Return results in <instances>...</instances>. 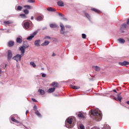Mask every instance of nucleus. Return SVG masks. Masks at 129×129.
Here are the masks:
<instances>
[{
    "label": "nucleus",
    "mask_w": 129,
    "mask_h": 129,
    "mask_svg": "<svg viewBox=\"0 0 129 129\" xmlns=\"http://www.w3.org/2000/svg\"><path fill=\"white\" fill-rule=\"evenodd\" d=\"M30 65H31V66H33V67H36V64L33 61L30 62Z\"/></svg>",
    "instance_id": "37"
},
{
    "label": "nucleus",
    "mask_w": 129,
    "mask_h": 129,
    "mask_svg": "<svg viewBox=\"0 0 129 129\" xmlns=\"http://www.w3.org/2000/svg\"><path fill=\"white\" fill-rule=\"evenodd\" d=\"M25 49L26 48L24 47V46H20L19 47V50L21 51V55H22V56L25 55Z\"/></svg>",
    "instance_id": "7"
},
{
    "label": "nucleus",
    "mask_w": 129,
    "mask_h": 129,
    "mask_svg": "<svg viewBox=\"0 0 129 129\" xmlns=\"http://www.w3.org/2000/svg\"><path fill=\"white\" fill-rule=\"evenodd\" d=\"M7 33H10V30H9V29L7 30Z\"/></svg>",
    "instance_id": "56"
},
{
    "label": "nucleus",
    "mask_w": 129,
    "mask_h": 129,
    "mask_svg": "<svg viewBox=\"0 0 129 129\" xmlns=\"http://www.w3.org/2000/svg\"><path fill=\"white\" fill-rule=\"evenodd\" d=\"M35 113L36 115L38 116V117H42V115H41V113H40V112H39L38 110H36L35 112Z\"/></svg>",
    "instance_id": "21"
},
{
    "label": "nucleus",
    "mask_w": 129,
    "mask_h": 129,
    "mask_svg": "<svg viewBox=\"0 0 129 129\" xmlns=\"http://www.w3.org/2000/svg\"><path fill=\"white\" fill-rule=\"evenodd\" d=\"M41 74L42 75V77H46V74L41 73Z\"/></svg>",
    "instance_id": "45"
},
{
    "label": "nucleus",
    "mask_w": 129,
    "mask_h": 129,
    "mask_svg": "<svg viewBox=\"0 0 129 129\" xmlns=\"http://www.w3.org/2000/svg\"><path fill=\"white\" fill-rule=\"evenodd\" d=\"M11 120H12V121H13V122H16L17 123H19V121L17 120L13 117H11Z\"/></svg>",
    "instance_id": "32"
},
{
    "label": "nucleus",
    "mask_w": 129,
    "mask_h": 129,
    "mask_svg": "<svg viewBox=\"0 0 129 129\" xmlns=\"http://www.w3.org/2000/svg\"><path fill=\"white\" fill-rule=\"evenodd\" d=\"M82 37L83 39H86V34L83 33L82 34Z\"/></svg>",
    "instance_id": "39"
},
{
    "label": "nucleus",
    "mask_w": 129,
    "mask_h": 129,
    "mask_svg": "<svg viewBox=\"0 0 129 129\" xmlns=\"http://www.w3.org/2000/svg\"><path fill=\"white\" fill-rule=\"evenodd\" d=\"M37 35V31H35L33 33V34H31L30 36H28L27 38V40H29V41H31L32 39H33L35 36Z\"/></svg>",
    "instance_id": "6"
},
{
    "label": "nucleus",
    "mask_w": 129,
    "mask_h": 129,
    "mask_svg": "<svg viewBox=\"0 0 129 129\" xmlns=\"http://www.w3.org/2000/svg\"><path fill=\"white\" fill-rule=\"evenodd\" d=\"M50 28H57V25L55 24H50Z\"/></svg>",
    "instance_id": "33"
},
{
    "label": "nucleus",
    "mask_w": 129,
    "mask_h": 129,
    "mask_svg": "<svg viewBox=\"0 0 129 129\" xmlns=\"http://www.w3.org/2000/svg\"><path fill=\"white\" fill-rule=\"evenodd\" d=\"M54 56H56V54H55V53H53L52 54V56L54 57Z\"/></svg>",
    "instance_id": "50"
},
{
    "label": "nucleus",
    "mask_w": 129,
    "mask_h": 129,
    "mask_svg": "<svg viewBox=\"0 0 129 129\" xmlns=\"http://www.w3.org/2000/svg\"><path fill=\"white\" fill-rule=\"evenodd\" d=\"M22 47L26 49V48H29V44L27 42H24Z\"/></svg>",
    "instance_id": "24"
},
{
    "label": "nucleus",
    "mask_w": 129,
    "mask_h": 129,
    "mask_svg": "<svg viewBox=\"0 0 129 129\" xmlns=\"http://www.w3.org/2000/svg\"><path fill=\"white\" fill-rule=\"evenodd\" d=\"M126 103H127V104H129V101H126Z\"/></svg>",
    "instance_id": "55"
},
{
    "label": "nucleus",
    "mask_w": 129,
    "mask_h": 129,
    "mask_svg": "<svg viewBox=\"0 0 129 129\" xmlns=\"http://www.w3.org/2000/svg\"><path fill=\"white\" fill-rule=\"evenodd\" d=\"M117 41L120 44H124L125 43V40L122 38H119Z\"/></svg>",
    "instance_id": "15"
},
{
    "label": "nucleus",
    "mask_w": 129,
    "mask_h": 129,
    "mask_svg": "<svg viewBox=\"0 0 129 129\" xmlns=\"http://www.w3.org/2000/svg\"><path fill=\"white\" fill-rule=\"evenodd\" d=\"M40 44H41V40H37L34 41V45L36 47H40Z\"/></svg>",
    "instance_id": "10"
},
{
    "label": "nucleus",
    "mask_w": 129,
    "mask_h": 129,
    "mask_svg": "<svg viewBox=\"0 0 129 129\" xmlns=\"http://www.w3.org/2000/svg\"><path fill=\"white\" fill-rule=\"evenodd\" d=\"M31 20H34V17L32 16V17H31Z\"/></svg>",
    "instance_id": "54"
},
{
    "label": "nucleus",
    "mask_w": 129,
    "mask_h": 129,
    "mask_svg": "<svg viewBox=\"0 0 129 129\" xmlns=\"http://www.w3.org/2000/svg\"><path fill=\"white\" fill-rule=\"evenodd\" d=\"M24 8H26L27 9H31V6L29 5L24 6Z\"/></svg>",
    "instance_id": "41"
},
{
    "label": "nucleus",
    "mask_w": 129,
    "mask_h": 129,
    "mask_svg": "<svg viewBox=\"0 0 129 129\" xmlns=\"http://www.w3.org/2000/svg\"><path fill=\"white\" fill-rule=\"evenodd\" d=\"M44 19V16H38L36 19V21H37V22H41L43 21Z\"/></svg>",
    "instance_id": "9"
},
{
    "label": "nucleus",
    "mask_w": 129,
    "mask_h": 129,
    "mask_svg": "<svg viewBox=\"0 0 129 129\" xmlns=\"http://www.w3.org/2000/svg\"><path fill=\"white\" fill-rule=\"evenodd\" d=\"M73 121V118L69 117L65 121V125L66 127L68 128H71V126L70 124H72V122Z\"/></svg>",
    "instance_id": "2"
},
{
    "label": "nucleus",
    "mask_w": 129,
    "mask_h": 129,
    "mask_svg": "<svg viewBox=\"0 0 129 129\" xmlns=\"http://www.w3.org/2000/svg\"><path fill=\"white\" fill-rule=\"evenodd\" d=\"M71 27L70 26H69V25H66V28H68L69 29L70 28H71Z\"/></svg>",
    "instance_id": "48"
},
{
    "label": "nucleus",
    "mask_w": 129,
    "mask_h": 129,
    "mask_svg": "<svg viewBox=\"0 0 129 129\" xmlns=\"http://www.w3.org/2000/svg\"><path fill=\"white\" fill-rule=\"evenodd\" d=\"M44 30H47V27H44L42 28V31H44Z\"/></svg>",
    "instance_id": "47"
},
{
    "label": "nucleus",
    "mask_w": 129,
    "mask_h": 129,
    "mask_svg": "<svg viewBox=\"0 0 129 129\" xmlns=\"http://www.w3.org/2000/svg\"><path fill=\"white\" fill-rule=\"evenodd\" d=\"M49 44H50V41H45L44 42H43V43L41 44V46H48V45H49Z\"/></svg>",
    "instance_id": "18"
},
{
    "label": "nucleus",
    "mask_w": 129,
    "mask_h": 129,
    "mask_svg": "<svg viewBox=\"0 0 129 129\" xmlns=\"http://www.w3.org/2000/svg\"><path fill=\"white\" fill-rule=\"evenodd\" d=\"M72 88H73V89H79L80 87L76 86H73V85H71Z\"/></svg>",
    "instance_id": "34"
},
{
    "label": "nucleus",
    "mask_w": 129,
    "mask_h": 129,
    "mask_svg": "<svg viewBox=\"0 0 129 129\" xmlns=\"http://www.w3.org/2000/svg\"><path fill=\"white\" fill-rule=\"evenodd\" d=\"M114 99H115V100H118L120 102H121V99H122V97H121V95H117V98L114 97Z\"/></svg>",
    "instance_id": "12"
},
{
    "label": "nucleus",
    "mask_w": 129,
    "mask_h": 129,
    "mask_svg": "<svg viewBox=\"0 0 129 129\" xmlns=\"http://www.w3.org/2000/svg\"><path fill=\"white\" fill-rule=\"evenodd\" d=\"M60 34L61 35H64V34H66L67 33V31H65V27H64V25L61 23H60Z\"/></svg>",
    "instance_id": "4"
},
{
    "label": "nucleus",
    "mask_w": 129,
    "mask_h": 129,
    "mask_svg": "<svg viewBox=\"0 0 129 129\" xmlns=\"http://www.w3.org/2000/svg\"><path fill=\"white\" fill-rule=\"evenodd\" d=\"M55 89H56L54 87L49 88L47 90V92H48V93H52V92H54L55 91Z\"/></svg>",
    "instance_id": "16"
},
{
    "label": "nucleus",
    "mask_w": 129,
    "mask_h": 129,
    "mask_svg": "<svg viewBox=\"0 0 129 129\" xmlns=\"http://www.w3.org/2000/svg\"><path fill=\"white\" fill-rule=\"evenodd\" d=\"M28 3H35V1H34V0H28Z\"/></svg>",
    "instance_id": "43"
},
{
    "label": "nucleus",
    "mask_w": 129,
    "mask_h": 129,
    "mask_svg": "<svg viewBox=\"0 0 129 129\" xmlns=\"http://www.w3.org/2000/svg\"><path fill=\"white\" fill-rule=\"evenodd\" d=\"M23 55L17 54L15 56L12 57L13 60H15L16 62H20L22 60V57H23Z\"/></svg>",
    "instance_id": "3"
},
{
    "label": "nucleus",
    "mask_w": 129,
    "mask_h": 129,
    "mask_svg": "<svg viewBox=\"0 0 129 129\" xmlns=\"http://www.w3.org/2000/svg\"><path fill=\"white\" fill-rule=\"evenodd\" d=\"M47 10L48 11V12H56V10L52 8V7L47 8Z\"/></svg>",
    "instance_id": "26"
},
{
    "label": "nucleus",
    "mask_w": 129,
    "mask_h": 129,
    "mask_svg": "<svg viewBox=\"0 0 129 129\" xmlns=\"http://www.w3.org/2000/svg\"><path fill=\"white\" fill-rule=\"evenodd\" d=\"M2 31H4V29H1Z\"/></svg>",
    "instance_id": "59"
},
{
    "label": "nucleus",
    "mask_w": 129,
    "mask_h": 129,
    "mask_svg": "<svg viewBox=\"0 0 129 129\" xmlns=\"http://www.w3.org/2000/svg\"><path fill=\"white\" fill-rule=\"evenodd\" d=\"M119 65L120 66H125V65H129V62L126 61H124L123 62H119L118 63Z\"/></svg>",
    "instance_id": "11"
},
{
    "label": "nucleus",
    "mask_w": 129,
    "mask_h": 129,
    "mask_svg": "<svg viewBox=\"0 0 129 129\" xmlns=\"http://www.w3.org/2000/svg\"><path fill=\"white\" fill-rule=\"evenodd\" d=\"M52 86H53V87L55 88V87H58V83H57L56 82H53L52 83Z\"/></svg>",
    "instance_id": "29"
},
{
    "label": "nucleus",
    "mask_w": 129,
    "mask_h": 129,
    "mask_svg": "<svg viewBox=\"0 0 129 129\" xmlns=\"http://www.w3.org/2000/svg\"><path fill=\"white\" fill-rule=\"evenodd\" d=\"M42 70H43L44 69H43V68H42Z\"/></svg>",
    "instance_id": "61"
},
{
    "label": "nucleus",
    "mask_w": 129,
    "mask_h": 129,
    "mask_svg": "<svg viewBox=\"0 0 129 129\" xmlns=\"http://www.w3.org/2000/svg\"><path fill=\"white\" fill-rule=\"evenodd\" d=\"M62 20H63L64 21H67V19L66 18H64V16L63 17H62Z\"/></svg>",
    "instance_id": "49"
},
{
    "label": "nucleus",
    "mask_w": 129,
    "mask_h": 129,
    "mask_svg": "<svg viewBox=\"0 0 129 129\" xmlns=\"http://www.w3.org/2000/svg\"><path fill=\"white\" fill-rule=\"evenodd\" d=\"M93 69H95L96 71H99V70H100V68L98 66H93Z\"/></svg>",
    "instance_id": "28"
},
{
    "label": "nucleus",
    "mask_w": 129,
    "mask_h": 129,
    "mask_svg": "<svg viewBox=\"0 0 129 129\" xmlns=\"http://www.w3.org/2000/svg\"><path fill=\"white\" fill-rule=\"evenodd\" d=\"M38 92L40 93L41 95H45V94H46V92L43 89H39Z\"/></svg>",
    "instance_id": "14"
},
{
    "label": "nucleus",
    "mask_w": 129,
    "mask_h": 129,
    "mask_svg": "<svg viewBox=\"0 0 129 129\" xmlns=\"http://www.w3.org/2000/svg\"><path fill=\"white\" fill-rule=\"evenodd\" d=\"M23 12L24 13V14H25V15H28L29 14V10L25 9L23 11Z\"/></svg>",
    "instance_id": "35"
},
{
    "label": "nucleus",
    "mask_w": 129,
    "mask_h": 129,
    "mask_svg": "<svg viewBox=\"0 0 129 129\" xmlns=\"http://www.w3.org/2000/svg\"><path fill=\"white\" fill-rule=\"evenodd\" d=\"M22 10H23V7L19 6L17 7V10L18 11H21Z\"/></svg>",
    "instance_id": "36"
},
{
    "label": "nucleus",
    "mask_w": 129,
    "mask_h": 129,
    "mask_svg": "<svg viewBox=\"0 0 129 129\" xmlns=\"http://www.w3.org/2000/svg\"><path fill=\"white\" fill-rule=\"evenodd\" d=\"M44 39H48V40H50L51 37L50 36H45Z\"/></svg>",
    "instance_id": "44"
},
{
    "label": "nucleus",
    "mask_w": 129,
    "mask_h": 129,
    "mask_svg": "<svg viewBox=\"0 0 129 129\" xmlns=\"http://www.w3.org/2000/svg\"><path fill=\"white\" fill-rule=\"evenodd\" d=\"M76 114L78 115V116L79 117H81V118H84V115H83V113L80 112L78 113H76Z\"/></svg>",
    "instance_id": "22"
},
{
    "label": "nucleus",
    "mask_w": 129,
    "mask_h": 129,
    "mask_svg": "<svg viewBox=\"0 0 129 129\" xmlns=\"http://www.w3.org/2000/svg\"><path fill=\"white\" fill-rule=\"evenodd\" d=\"M13 57V52L12 50H8L7 51V59L8 61H11V59Z\"/></svg>",
    "instance_id": "5"
},
{
    "label": "nucleus",
    "mask_w": 129,
    "mask_h": 129,
    "mask_svg": "<svg viewBox=\"0 0 129 129\" xmlns=\"http://www.w3.org/2000/svg\"><path fill=\"white\" fill-rule=\"evenodd\" d=\"M54 96H58V95H54Z\"/></svg>",
    "instance_id": "60"
},
{
    "label": "nucleus",
    "mask_w": 129,
    "mask_h": 129,
    "mask_svg": "<svg viewBox=\"0 0 129 129\" xmlns=\"http://www.w3.org/2000/svg\"><path fill=\"white\" fill-rule=\"evenodd\" d=\"M37 108H38V107H37V105H35L33 107V109L35 111V112L36 110H37Z\"/></svg>",
    "instance_id": "40"
},
{
    "label": "nucleus",
    "mask_w": 129,
    "mask_h": 129,
    "mask_svg": "<svg viewBox=\"0 0 129 129\" xmlns=\"http://www.w3.org/2000/svg\"><path fill=\"white\" fill-rule=\"evenodd\" d=\"M126 28V24H123L120 27V30H124Z\"/></svg>",
    "instance_id": "23"
},
{
    "label": "nucleus",
    "mask_w": 129,
    "mask_h": 129,
    "mask_svg": "<svg viewBox=\"0 0 129 129\" xmlns=\"http://www.w3.org/2000/svg\"><path fill=\"white\" fill-rule=\"evenodd\" d=\"M9 47H13L15 45V42L14 41L10 40L8 42V43Z\"/></svg>",
    "instance_id": "13"
},
{
    "label": "nucleus",
    "mask_w": 129,
    "mask_h": 129,
    "mask_svg": "<svg viewBox=\"0 0 129 129\" xmlns=\"http://www.w3.org/2000/svg\"><path fill=\"white\" fill-rule=\"evenodd\" d=\"M19 16L22 19H27V16H26V14H20Z\"/></svg>",
    "instance_id": "31"
},
{
    "label": "nucleus",
    "mask_w": 129,
    "mask_h": 129,
    "mask_svg": "<svg viewBox=\"0 0 129 129\" xmlns=\"http://www.w3.org/2000/svg\"><path fill=\"white\" fill-rule=\"evenodd\" d=\"M16 42L17 43H19V44H21V43L23 42V40L22 39V38L18 37L16 39Z\"/></svg>",
    "instance_id": "20"
},
{
    "label": "nucleus",
    "mask_w": 129,
    "mask_h": 129,
    "mask_svg": "<svg viewBox=\"0 0 129 129\" xmlns=\"http://www.w3.org/2000/svg\"><path fill=\"white\" fill-rule=\"evenodd\" d=\"M102 129H110V127L109 125L105 124H104V126Z\"/></svg>",
    "instance_id": "25"
},
{
    "label": "nucleus",
    "mask_w": 129,
    "mask_h": 129,
    "mask_svg": "<svg viewBox=\"0 0 129 129\" xmlns=\"http://www.w3.org/2000/svg\"><path fill=\"white\" fill-rule=\"evenodd\" d=\"M57 4L59 7H64V3L61 1H57Z\"/></svg>",
    "instance_id": "17"
},
{
    "label": "nucleus",
    "mask_w": 129,
    "mask_h": 129,
    "mask_svg": "<svg viewBox=\"0 0 129 129\" xmlns=\"http://www.w3.org/2000/svg\"><path fill=\"white\" fill-rule=\"evenodd\" d=\"M28 112H29V110H26V115L28 114Z\"/></svg>",
    "instance_id": "52"
},
{
    "label": "nucleus",
    "mask_w": 129,
    "mask_h": 129,
    "mask_svg": "<svg viewBox=\"0 0 129 129\" xmlns=\"http://www.w3.org/2000/svg\"><path fill=\"white\" fill-rule=\"evenodd\" d=\"M113 92H115V93H116V90L114 89V90H113Z\"/></svg>",
    "instance_id": "53"
},
{
    "label": "nucleus",
    "mask_w": 129,
    "mask_h": 129,
    "mask_svg": "<svg viewBox=\"0 0 129 129\" xmlns=\"http://www.w3.org/2000/svg\"><path fill=\"white\" fill-rule=\"evenodd\" d=\"M121 94V93H119L118 95H120Z\"/></svg>",
    "instance_id": "57"
},
{
    "label": "nucleus",
    "mask_w": 129,
    "mask_h": 129,
    "mask_svg": "<svg viewBox=\"0 0 129 129\" xmlns=\"http://www.w3.org/2000/svg\"><path fill=\"white\" fill-rule=\"evenodd\" d=\"M91 10L93 12H95V13H97L98 14V13H100V11L99 10H98L95 8H92Z\"/></svg>",
    "instance_id": "30"
},
{
    "label": "nucleus",
    "mask_w": 129,
    "mask_h": 129,
    "mask_svg": "<svg viewBox=\"0 0 129 129\" xmlns=\"http://www.w3.org/2000/svg\"><path fill=\"white\" fill-rule=\"evenodd\" d=\"M80 127L81 129H85V127L84 126V125L82 124L80 125Z\"/></svg>",
    "instance_id": "38"
},
{
    "label": "nucleus",
    "mask_w": 129,
    "mask_h": 129,
    "mask_svg": "<svg viewBox=\"0 0 129 129\" xmlns=\"http://www.w3.org/2000/svg\"><path fill=\"white\" fill-rule=\"evenodd\" d=\"M4 24H5L6 25H10L11 24H13V21H4Z\"/></svg>",
    "instance_id": "27"
},
{
    "label": "nucleus",
    "mask_w": 129,
    "mask_h": 129,
    "mask_svg": "<svg viewBox=\"0 0 129 129\" xmlns=\"http://www.w3.org/2000/svg\"><path fill=\"white\" fill-rule=\"evenodd\" d=\"M58 16H59V17H61V18H63L64 17V15L62 14V13H58Z\"/></svg>",
    "instance_id": "42"
},
{
    "label": "nucleus",
    "mask_w": 129,
    "mask_h": 129,
    "mask_svg": "<svg viewBox=\"0 0 129 129\" xmlns=\"http://www.w3.org/2000/svg\"><path fill=\"white\" fill-rule=\"evenodd\" d=\"M84 14L85 17H86L88 18V20H89V21H90V15H89V14H88L85 11H84Z\"/></svg>",
    "instance_id": "19"
},
{
    "label": "nucleus",
    "mask_w": 129,
    "mask_h": 129,
    "mask_svg": "<svg viewBox=\"0 0 129 129\" xmlns=\"http://www.w3.org/2000/svg\"><path fill=\"white\" fill-rule=\"evenodd\" d=\"M32 101H33V102H38V101H37L36 99L32 98Z\"/></svg>",
    "instance_id": "46"
},
{
    "label": "nucleus",
    "mask_w": 129,
    "mask_h": 129,
    "mask_svg": "<svg viewBox=\"0 0 129 129\" xmlns=\"http://www.w3.org/2000/svg\"><path fill=\"white\" fill-rule=\"evenodd\" d=\"M91 117L96 121H100L102 119V114L98 109H93L91 110Z\"/></svg>",
    "instance_id": "1"
},
{
    "label": "nucleus",
    "mask_w": 129,
    "mask_h": 129,
    "mask_svg": "<svg viewBox=\"0 0 129 129\" xmlns=\"http://www.w3.org/2000/svg\"><path fill=\"white\" fill-rule=\"evenodd\" d=\"M23 25V28L26 30L28 29V28H30V23L28 22H24Z\"/></svg>",
    "instance_id": "8"
},
{
    "label": "nucleus",
    "mask_w": 129,
    "mask_h": 129,
    "mask_svg": "<svg viewBox=\"0 0 129 129\" xmlns=\"http://www.w3.org/2000/svg\"><path fill=\"white\" fill-rule=\"evenodd\" d=\"M126 24L127 25H129V19L127 20Z\"/></svg>",
    "instance_id": "51"
},
{
    "label": "nucleus",
    "mask_w": 129,
    "mask_h": 129,
    "mask_svg": "<svg viewBox=\"0 0 129 129\" xmlns=\"http://www.w3.org/2000/svg\"><path fill=\"white\" fill-rule=\"evenodd\" d=\"M25 129H29V128H28L27 127H25V128H24Z\"/></svg>",
    "instance_id": "58"
}]
</instances>
